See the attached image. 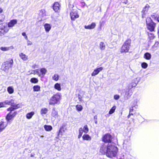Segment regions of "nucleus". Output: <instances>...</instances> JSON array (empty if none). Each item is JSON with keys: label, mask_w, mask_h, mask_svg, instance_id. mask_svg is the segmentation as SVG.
<instances>
[{"label": "nucleus", "mask_w": 159, "mask_h": 159, "mask_svg": "<svg viewBox=\"0 0 159 159\" xmlns=\"http://www.w3.org/2000/svg\"><path fill=\"white\" fill-rule=\"evenodd\" d=\"M118 151V148L113 143H109L107 146L103 145L100 149L101 152L106 153L107 157L111 158L116 156Z\"/></svg>", "instance_id": "obj_1"}, {"label": "nucleus", "mask_w": 159, "mask_h": 159, "mask_svg": "<svg viewBox=\"0 0 159 159\" xmlns=\"http://www.w3.org/2000/svg\"><path fill=\"white\" fill-rule=\"evenodd\" d=\"M61 95L60 93H57L54 95L51 98L49 102L50 105H54L57 104L61 98Z\"/></svg>", "instance_id": "obj_2"}, {"label": "nucleus", "mask_w": 159, "mask_h": 159, "mask_svg": "<svg viewBox=\"0 0 159 159\" xmlns=\"http://www.w3.org/2000/svg\"><path fill=\"white\" fill-rule=\"evenodd\" d=\"M13 61L12 59L3 63L2 66V69L4 71H8V70L12 67Z\"/></svg>", "instance_id": "obj_3"}, {"label": "nucleus", "mask_w": 159, "mask_h": 159, "mask_svg": "<svg viewBox=\"0 0 159 159\" xmlns=\"http://www.w3.org/2000/svg\"><path fill=\"white\" fill-rule=\"evenodd\" d=\"M9 30V29L6 23H3L0 24V34H4L7 33Z\"/></svg>", "instance_id": "obj_4"}, {"label": "nucleus", "mask_w": 159, "mask_h": 159, "mask_svg": "<svg viewBox=\"0 0 159 159\" xmlns=\"http://www.w3.org/2000/svg\"><path fill=\"white\" fill-rule=\"evenodd\" d=\"M130 43L128 41H125L121 48V53H126L128 52L129 49Z\"/></svg>", "instance_id": "obj_5"}, {"label": "nucleus", "mask_w": 159, "mask_h": 159, "mask_svg": "<svg viewBox=\"0 0 159 159\" xmlns=\"http://www.w3.org/2000/svg\"><path fill=\"white\" fill-rule=\"evenodd\" d=\"M10 111L9 113H8L6 117V119L7 121H9L11 120H12L16 116L17 114V112L14 111Z\"/></svg>", "instance_id": "obj_6"}, {"label": "nucleus", "mask_w": 159, "mask_h": 159, "mask_svg": "<svg viewBox=\"0 0 159 159\" xmlns=\"http://www.w3.org/2000/svg\"><path fill=\"white\" fill-rule=\"evenodd\" d=\"M70 16L72 20H74L79 17L78 11L76 10L72 9L70 12Z\"/></svg>", "instance_id": "obj_7"}, {"label": "nucleus", "mask_w": 159, "mask_h": 159, "mask_svg": "<svg viewBox=\"0 0 159 159\" xmlns=\"http://www.w3.org/2000/svg\"><path fill=\"white\" fill-rule=\"evenodd\" d=\"M149 7L150 6L148 4H147L143 8V9L142 11V18H144L146 16L148 13V12Z\"/></svg>", "instance_id": "obj_8"}, {"label": "nucleus", "mask_w": 159, "mask_h": 159, "mask_svg": "<svg viewBox=\"0 0 159 159\" xmlns=\"http://www.w3.org/2000/svg\"><path fill=\"white\" fill-rule=\"evenodd\" d=\"M61 5L58 2H55L52 6V8L56 12H59L60 11Z\"/></svg>", "instance_id": "obj_9"}, {"label": "nucleus", "mask_w": 159, "mask_h": 159, "mask_svg": "<svg viewBox=\"0 0 159 159\" xmlns=\"http://www.w3.org/2000/svg\"><path fill=\"white\" fill-rule=\"evenodd\" d=\"M111 136L108 134H105L102 138V141L105 142H110L111 141Z\"/></svg>", "instance_id": "obj_10"}, {"label": "nucleus", "mask_w": 159, "mask_h": 159, "mask_svg": "<svg viewBox=\"0 0 159 159\" xmlns=\"http://www.w3.org/2000/svg\"><path fill=\"white\" fill-rule=\"evenodd\" d=\"M7 125V124L6 122L3 121H0V133L5 129Z\"/></svg>", "instance_id": "obj_11"}, {"label": "nucleus", "mask_w": 159, "mask_h": 159, "mask_svg": "<svg viewBox=\"0 0 159 159\" xmlns=\"http://www.w3.org/2000/svg\"><path fill=\"white\" fill-rule=\"evenodd\" d=\"M147 28L151 31H153L154 30L156 24L154 22L150 23L149 24L147 25Z\"/></svg>", "instance_id": "obj_12"}, {"label": "nucleus", "mask_w": 159, "mask_h": 159, "mask_svg": "<svg viewBox=\"0 0 159 159\" xmlns=\"http://www.w3.org/2000/svg\"><path fill=\"white\" fill-rule=\"evenodd\" d=\"M103 68L102 67L96 68L93 70V71L91 74V75L92 76H95L98 74L100 71L103 70Z\"/></svg>", "instance_id": "obj_13"}, {"label": "nucleus", "mask_w": 159, "mask_h": 159, "mask_svg": "<svg viewBox=\"0 0 159 159\" xmlns=\"http://www.w3.org/2000/svg\"><path fill=\"white\" fill-rule=\"evenodd\" d=\"M11 107L7 108V111H14V109L18 108L20 107L19 104H16L12 102L11 105Z\"/></svg>", "instance_id": "obj_14"}, {"label": "nucleus", "mask_w": 159, "mask_h": 159, "mask_svg": "<svg viewBox=\"0 0 159 159\" xmlns=\"http://www.w3.org/2000/svg\"><path fill=\"white\" fill-rule=\"evenodd\" d=\"M17 23V20L14 19L11 20L7 24V26L9 27H12Z\"/></svg>", "instance_id": "obj_15"}, {"label": "nucleus", "mask_w": 159, "mask_h": 159, "mask_svg": "<svg viewBox=\"0 0 159 159\" xmlns=\"http://www.w3.org/2000/svg\"><path fill=\"white\" fill-rule=\"evenodd\" d=\"M39 70L40 71L39 76L40 77L43 76L47 72V69L45 68H41Z\"/></svg>", "instance_id": "obj_16"}, {"label": "nucleus", "mask_w": 159, "mask_h": 159, "mask_svg": "<svg viewBox=\"0 0 159 159\" xmlns=\"http://www.w3.org/2000/svg\"><path fill=\"white\" fill-rule=\"evenodd\" d=\"M12 100L11 101H8L6 100L4 101L3 102H0V108L2 107H4L5 105L6 104H11V103H12Z\"/></svg>", "instance_id": "obj_17"}, {"label": "nucleus", "mask_w": 159, "mask_h": 159, "mask_svg": "<svg viewBox=\"0 0 159 159\" xmlns=\"http://www.w3.org/2000/svg\"><path fill=\"white\" fill-rule=\"evenodd\" d=\"M96 25V23L93 22L91 25H85L84 28L86 29H92L95 27Z\"/></svg>", "instance_id": "obj_18"}, {"label": "nucleus", "mask_w": 159, "mask_h": 159, "mask_svg": "<svg viewBox=\"0 0 159 159\" xmlns=\"http://www.w3.org/2000/svg\"><path fill=\"white\" fill-rule=\"evenodd\" d=\"M44 28L46 32H48L51 28V25L48 24H45L44 25Z\"/></svg>", "instance_id": "obj_19"}, {"label": "nucleus", "mask_w": 159, "mask_h": 159, "mask_svg": "<svg viewBox=\"0 0 159 159\" xmlns=\"http://www.w3.org/2000/svg\"><path fill=\"white\" fill-rule=\"evenodd\" d=\"M83 140L90 141L91 139V137L88 134H84L82 136Z\"/></svg>", "instance_id": "obj_20"}, {"label": "nucleus", "mask_w": 159, "mask_h": 159, "mask_svg": "<svg viewBox=\"0 0 159 159\" xmlns=\"http://www.w3.org/2000/svg\"><path fill=\"white\" fill-rule=\"evenodd\" d=\"M19 56L24 61H26L28 59V57L22 53L20 54Z\"/></svg>", "instance_id": "obj_21"}, {"label": "nucleus", "mask_w": 159, "mask_h": 159, "mask_svg": "<svg viewBox=\"0 0 159 159\" xmlns=\"http://www.w3.org/2000/svg\"><path fill=\"white\" fill-rule=\"evenodd\" d=\"M54 88L58 91H60L61 90L60 84L57 83L54 85Z\"/></svg>", "instance_id": "obj_22"}, {"label": "nucleus", "mask_w": 159, "mask_h": 159, "mask_svg": "<svg viewBox=\"0 0 159 159\" xmlns=\"http://www.w3.org/2000/svg\"><path fill=\"white\" fill-rule=\"evenodd\" d=\"M144 58L147 60H149L151 58V55L150 53L146 52L144 55Z\"/></svg>", "instance_id": "obj_23"}, {"label": "nucleus", "mask_w": 159, "mask_h": 159, "mask_svg": "<svg viewBox=\"0 0 159 159\" xmlns=\"http://www.w3.org/2000/svg\"><path fill=\"white\" fill-rule=\"evenodd\" d=\"M34 111H32L28 113L26 115V117L28 119H30L32 117V116L34 115Z\"/></svg>", "instance_id": "obj_24"}, {"label": "nucleus", "mask_w": 159, "mask_h": 159, "mask_svg": "<svg viewBox=\"0 0 159 159\" xmlns=\"http://www.w3.org/2000/svg\"><path fill=\"white\" fill-rule=\"evenodd\" d=\"M44 128L46 131H51L52 129V126L51 125H45Z\"/></svg>", "instance_id": "obj_25"}, {"label": "nucleus", "mask_w": 159, "mask_h": 159, "mask_svg": "<svg viewBox=\"0 0 159 159\" xmlns=\"http://www.w3.org/2000/svg\"><path fill=\"white\" fill-rule=\"evenodd\" d=\"M82 131L85 133H87L89 130L88 126L86 125L84 126L83 128H82Z\"/></svg>", "instance_id": "obj_26"}, {"label": "nucleus", "mask_w": 159, "mask_h": 159, "mask_svg": "<svg viewBox=\"0 0 159 159\" xmlns=\"http://www.w3.org/2000/svg\"><path fill=\"white\" fill-rule=\"evenodd\" d=\"M8 92L10 94L14 92V89L12 87H8L7 88Z\"/></svg>", "instance_id": "obj_27"}, {"label": "nucleus", "mask_w": 159, "mask_h": 159, "mask_svg": "<svg viewBox=\"0 0 159 159\" xmlns=\"http://www.w3.org/2000/svg\"><path fill=\"white\" fill-rule=\"evenodd\" d=\"M48 111V109L47 108H43L41 110L40 113L41 114H45Z\"/></svg>", "instance_id": "obj_28"}, {"label": "nucleus", "mask_w": 159, "mask_h": 159, "mask_svg": "<svg viewBox=\"0 0 159 159\" xmlns=\"http://www.w3.org/2000/svg\"><path fill=\"white\" fill-rule=\"evenodd\" d=\"M99 47L101 50H104L105 48V44L102 42H101L99 44Z\"/></svg>", "instance_id": "obj_29"}, {"label": "nucleus", "mask_w": 159, "mask_h": 159, "mask_svg": "<svg viewBox=\"0 0 159 159\" xmlns=\"http://www.w3.org/2000/svg\"><path fill=\"white\" fill-rule=\"evenodd\" d=\"M59 78V75L57 74H55L52 77V79L53 80L57 81Z\"/></svg>", "instance_id": "obj_30"}, {"label": "nucleus", "mask_w": 159, "mask_h": 159, "mask_svg": "<svg viewBox=\"0 0 159 159\" xmlns=\"http://www.w3.org/2000/svg\"><path fill=\"white\" fill-rule=\"evenodd\" d=\"M75 107L76 110L78 111H81L83 109L82 106L80 105H77Z\"/></svg>", "instance_id": "obj_31"}, {"label": "nucleus", "mask_w": 159, "mask_h": 159, "mask_svg": "<svg viewBox=\"0 0 159 159\" xmlns=\"http://www.w3.org/2000/svg\"><path fill=\"white\" fill-rule=\"evenodd\" d=\"M116 109V106H114L110 110L109 112V114H111L113 113L114 112Z\"/></svg>", "instance_id": "obj_32"}, {"label": "nucleus", "mask_w": 159, "mask_h": 159, "mask_svg": "<svg viewBox=\"0 0 159 159\" xmlns=\"http://www.w3.org/2000/svg\"><path fill=\"white\" fill-rule=\"evenodd\" d=\"M34 90L35 91H38L40 90V87L39 85L34 86L33 87Z\"/></svg>", "instance_id": "obj_33"}, {"label": "nucleus", "mask_w": 159, "mask_h": 159, "mask_svg": "<svg viewBox=\"0 0 159 159\" xmlns=\"http://www.w3.org/2000/svg\"><path fill=\"white\" fill-rule=\"evenodd\" d=\"M146 22L147 25H148L153 22L150 17H147L146 20Z\"/></svg>", "instance_id": "obj_34"}, {"label": "nucleus", "mask_w": 159, "mask_h": 159, "mask_svg": "<svg viewBox=\"0 0 159 159\" xmlns=\"http://www.w3.org/2000/svg\"><path fill=\"white\" fill-rule=\"evenodd\" d=\"M83 132L82 131V128H80V129H79V135H78V139H80L81 138V136L83 134Z\"/></svg>", "instance_id": "obj_35"}, {"label": "nucleus", "mask_w": 159, "mask_h": 159, "mask_svg": "<svg viewBox=\"0 0 159 159\" xmlns=\"http://www.w3.org/2000/svg\"><path fill=\"white\" fill-rule=\"evenodd\" d=\"M40 14L42 16H44L46 15V11L44 9L41 10L40 12Z\"/></svg>", "instance_id": "obj_36"}, {"label": "nucleus", "mask_w": 159, "mask_h": 159, "mask_svg": "<svg viewBox=\"0 0 159 159\" xmlns=\"http://www.w3.org/2000/svg\"><path fill=\"white\" fill-rule=\"evenodd\" d=\"M148 38L150 40H152L154 39L155 36L152 33H149L148 34Z\"/></svg>", "instance_id": "obj_37"}, {"label": "nucleus", "mask_w": 159, "mask_h": 159, "mask_svg": "<svg viewBox=\"0 0 159 159\" xmlns=\"http://www.w3.org/2000/svg\"><path fill=\"white\" fill-rule=\"evenodd\" d=\"M152 17L153 18H154L155 20H157L158 22H159V15H152Z\"/></svg>", "instance_id": "obj_38"}, {"label": "nucleus", "mask_w": 159, "mask_h": 159, "mask_svg": "<svg viewBox=\"0 0 159 159\" xmlns=\"http://www.w3.org/2000/svg\"><path fill=\"white\" fill-rule=\"evenodd\" d=\"M38 80L37 79L35 78H33L31 79L30 81L33 83H37Z\"/></svg>", "instance_id": "obj_39"}, {"label": "nucleus", "mask_w": 159, "mask_h": 159, "mask_svg": "<svg viewBox=\"0 0 159 159\" xmlns=\"http://www.w3.org/2000/svg\"><path fill=\"white\" fill-rule=\"evenodd\" d=\"M52 114L53 116L56 117L57 116L58 113L55 110H52Z\"/></svg>", "instance_id": "obj_40"}, {"label": "nucleus", "mask_w": 159, "mask_h": 159, "mask_svg": "<svg viewBox=\"0 0 159 159\" xmlns=\"http://www.w3.org/2000/svg\"><path fill=\"white\" fill-rule=\"evenodd\" d=\"M5 16L3 14L0 15V23L3 22L5 19Z\"/></svg>", "instance_id": "obj_41"}, {"label": "nucleus", "mask_w": 159, "mask_h": 159, "mask_svg": "<svg viewBox=\"0 0 159 159\" xmlns=\"http://www.w3.org/2000/svg\"><path fill=\"white\" fill-rule=\"evenodd\" d=\"M141 66L142 68L146 69L148 65L146 63L144 62L142 63Z\"/></svg>", "instance_id": "obj_42"}, {"label": "nucleus", "mask_w": 159, "mask_h": 159, "mask_svg": "<svg viewBox=\"0 0 159 159\" xmlns=\"http://www.w3.org/2000/svg\"><path fill=\"white\" fill-rule=\"evenodd\" d=\"M134 105H133V107H132V108H130V111H129L130 112H131L133 111V110H134V109H133L134 107H135L136 108V106H137L136 105V104L137 103V101H134Z\"/></svg>", "instance_id": "obj_43"}, {"label": "nucleus", "mask_w": 159, "mask_h": 159, "mask_svg": "<svg viewBox=\"0 0 159 159\" xmlns=\"http://www.w3.org/2000/svg\"><path fill=\"white\" fill-rule=\"evenodd\" d=\"M9 47H1L0 48V49L3 51H8L9 50Z\"/></svg>", "instance_id": "obj_44"}, {"label": "nucleus", "mask_w": 159, "mask_h": 159, "mask_svg": "<svg viewBox=\"0 0 159 159\" xmlns=\"http://www.w3.org/2000/svg\"><path fill=\"white\" fill-rule=\"evenodd\" d=\"M39 70L38 69H36L34 70V73H33L37 74L39 76Z\"/></svg>", "instance_id": "obj_45"}, {"label": "nucleus", "mask_w": 159, "mask_h": 159, "mask_svg": "<svg viewBox=\"0 0 159 159\" xmlns=\"http://www.w3.org/2000/svg\"><path fill=\"white\" fill-rule=\"evenodd\" d=\"M120 96L118 95H115L114 96V98L115 100H117L120 98Z\"/></svg>", "instance_id": "obj_46"}, {"label": "nucleus", "mask_w": 159, "mask_h": 159, "mask_svg": "<svg viewBox=\"0 0 159 159\" xmlns=\"http://www.w3.org/2000/svg\"><path fill=\"white\" fill-rule=\"evenodd\" d=\"M22 35L25 37V39H27V37L26 35V33L25 32H23L22 34Z\"/></svg>", "instance_id": "obj_47"}, {"label": "nucleus", "mask_w": 159, "mask_h": 159, "mask_svg": "<svg viewBox=\"0 0 159 159\" xmlns=\"http://www.w3.org/2000/svg\"><path fill=\"white\" fill-rule=\"evenodd\" d=\"M65 130H64V128L63 127H61L60 128L59 130L60 132H62V131L64 132Z\"/></svg>", "instance_id": "obj_48"}, {"label": "nucleus", "mask_w": 159, "mask_h": 159, "mask_svg": "<svg viewBox=\"0 0 159 159\" xmlns=\"http://www.w3.org/2000/svg\"><path fill=\"white\" fill-rule=\"evenodd\" d=\"M105 23V22H104V21H102V22H100V27H102L103 25V24H104Z\"/></svg>", "instance_id": "obj_49"}, {"label": "nucleus", "mask_w": 159, "mask_h": 159, "mask_svg": "<svg viewBox=\"0 0 159 159\" xmlns=\"http://www.w3.org/2000/svg\"><path fill=\"white\" fill-rule=\"evenodd\" d=\"M81 3L83 7H84L86 5V3L84 2H82Z\"/></svg>", "instance_id": "obj_50"}, {"label": "nucleus", "mask_w": 159, "mask_h": 159, "mask_svg": "<svg viewBox=\"0 0 159 159\" xmlns=\"http://www.w3.org/2000/svg\"><path fill=\"white\" fill-rule=\"evenodd\" d=\"M2 9L0 7V13H2Z\"/></svg>", "instance_id": "obj_51"}, {"label": "nucleus", "mask_w": 159, "mask_h": 159, "mask_svg": "<svg viewBox=\"0 0 159 159\" xmlns=\"http://www.w3.org/2000/svg\"><path fill=\"white\" fill-rule=\"evenodd\" d=\"M130 115H133V114L132 113H131V112H130L129 111V116H128V117H129L130 116Z\"/></svg>", "instance_id": "obj_52"}, {"label": "nucleus", "mask_w": 159, "mask_h": 159, "mask_svg": "<svg viewBox=\"0 0 159 159\" xmlns=\"http://www.w3.org/2000/svg\"><path fill=\"white\" fill-rule=\"evenodd\" d=\"M34 154H31L30 155V157H34Z\"/></svg>", "instance_id": "obj_53"}, {"label": "nucleus", "mask_w": 159, "mask_h": 159, "mask_svg": "<svg viewBox=\"0 0 159 159\" xmlns=\"http://www.w3.org/2000/svg\"><path fill=\"white\" fill-rule=\"evenodd\" d=\"M158 36L159 37V26L158 27Z\"/></svg>", "instance_id": "obj_54"}, {"label": "nucleus", "mask_w": 159, "mask_h": 159, "mask_svg": "<svg viewBox=\"0 0 159 159\" xmlns=\"http://www.w3.org/2000/svg\"><path fill=\"white\" fill-rule=\"evenodd\" d=\"M28 43V44H30H30H31L30 43Z\"/></svg>", "instance_id": "obj_55"}, {"label": "nucleus", "mask_w": 159, "mask_h": 159, "mask_svg": "<svg viewBox=\"0 0 159 159\" xmlns=\"http://www.w3.org/2000/svg\"><path fill=\"white\" fill-rule=\"evenodd\" d=\"M97 121H95V123H96V124H97Z\"/></svg>", "instance_id": "obj_56"}, {"label": "nucleus", "mask_w": 159, "mask_h": 159, "mask_svg": "<svg viewBox=\"0 0 159 159\" xmlns=\"http://www.w3.org/2000/svg\"><path fill=\"white\" fill-rule=\"evenodd\" d=\"M158 44V43H155V45H156V44Z\"/></svg>", "instance_id": "obj_57"}]
</instances>
